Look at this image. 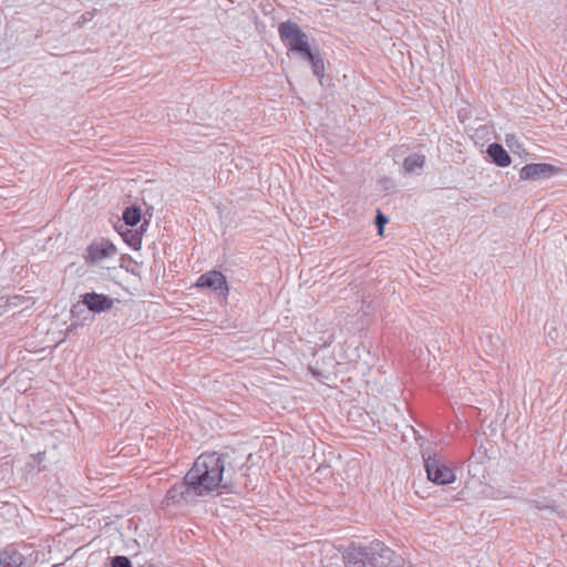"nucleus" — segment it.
<instances>
[{
    "label": "nucleus",
    "instance_id": "nucleus-1",
    "mask_svg": "<svg viewBox=\"0 0 567 567\" xmlns=\"http://www.w3.org/2000/svg\"><path fill=\"white\" fill-rule=\"evenodd\" d=\"M225 463V455L221 453H202L187 472V482L193 494L205 496L217 491L223 483Z\"/></svg>",
    "mask_w": 567,
    "mask_h": 567
},
{
    "label": "nucleus",
    "instance_id": "nucleus-2",
    "mask_svg": "<svg viewBox=\"0 0 567 567\" xmlns=\"http://www.w3.org/2000/svg\"><path fill=\"white\" fill-rule=\"evenodd\" d=\"M278 33L288 50L298 52L302 56L311 50L307 34L297 23L291 21L281 22L278 27Z\"/></svg>",
    "mask_w": 567,
    "mask_h": 567
},
{
    "label": "nucleus",
    "instance_id": "nucleus-3",
    "mask_svg": "<svg viewBox=\"0 0 567 567\" xmlns=\"http://www.w3.org/2000/svg\"><path fill=\"white\" fill-rule=\"evenodd\" d=\"M425 470L427 478L439 485L452 484L456 480L454 467L436 456L425 460Z\"/></svg>",
    "mask_w": 567,
    "mask_h": 567
},
{
    "label": "nucleus",
    "instance_id": "nucleus-4",
    "mask_svg": "<svg viewBox=\"0 0 567 567\" xmlns=\"http://www.w3.org/2000/svg\"><path fill=\"white\" fill-rule=\"evenodd\" d=\"M116 252L117 249L111 240L106 238H100L93 240L86 247L84 259L90 264H100L105 259L114 257Z\"/></svg>",
    "mask_w": 567,
    "mask_h": 567
},
{
    "label": "nucleus",
    "instance_id": "nucleus-5",
    "mask_svg": "<svg viewBox=\"0 0 567 567\" xmlns=\"http://www.w3.org/2000/svg\"><path fill=\"white\" fill-rule=\"evenodd\" d=\"M560 172V168L551 164L535 163L527 164L519 171V178L522 181L539 179L542 177H549Z\"/></svg>",
    "mask_w": 567,
    "mask_h": 567
},
{
    "label": "nucleus",
    "instance_id": "nucleus-6",
    "mask_svg": "<svg viewBox=\"0 0 567 567\" xmlns=\"http://www.w3.org/2000/svg\"><path fill=\"white\" fill-rule=\"evenodd\" d=\"M197 287L209 288L213 290L228 291V286L225 276L220 271L212 270L202 275L196 282Z\"/></svg>",
    "mask_w": 567,
    "mask_h": 567
},
{
    "label": "nucleus",
    "instance_id": "nucleus-7",
    "mask_svg": "<svg viewBox=\"0 0 567 567\" xmlns=\"http://www.w3.org/2000/svg\"><path fill=\"white\" fill-rule=\"evenodd\" d=\"M82 302L93 312H102L113 307V300L102 293L89 292L83 295Z\"/></svg>",
    "mask_w": 567,
    "mask_h": 567
},
{
    "label": "nucleus",
    "instance_id": "nucleus-8",
    "mask_svg": "<svg viewBox=\"0 0 567 567\" xmlns=\"http://www.w3.org/2000/svg\"><path fill=\"white\" fill-rule=\"evenodd\" d=\"M193 493L190 484L187 482V474L183 482L174 484L166 493V499L172 503L187 501L188 495Z\"/></svg>",
    "mask_w": 567,
    "mask_h": 567
},
{
    "label": "nucleus",
    "instance_id": "nucleus-9",
    "mask_svg": "<svg viewBox=\"0 0 567 567\" xmlns=\"http://www.w3.org/2000/svg\"><path fill=\"white\" fill-rule=\"evenodd\" d=\"M487 154L492 157L493 162L501 167H507L512 163L511 156L501 144L493 143L488 145Z\"/></svg>",
    "mask_w": 567,
    "mask_h": 567
},
{
    "label": "nucleus",
    "instance_id": "nucleus-10",
    "mask_svg": "<svg viewBox=\"0 0 567 567\" xmlns=\"http://www.w3.org/2000/svg\"><path fill=\"white\" fill-rule=\"evenodd\" d=\"M24 557L21 553L13 548H7L0 553V567H21Z\"/></svg>",
    "mask_w": 567,
    "mask_h": 567
},
{
    "label": "nucleus",
    "instance_id": "nucleus-11",
    "mask_svg": "<svg viewBox=\"0 0 567 567\" xmlns=\"http://www.w3.org/2000/svg\"><path fill=\"white\" fill-rule=\"evenodd\" d=\"M302 58L309 61L312 72L321 80L324 75V62L322 58L313 54L311 50H309Z\"/></svg>",
    "mask_w": 567,
    "mask_h": 567
},
{
    "label": "nucleus",
    "instance_id": "nucleus-12",
    "mask_svg": "<svg viewBox=\"0 0 567 567\" xmlns=\"http://www.w3.org/2000/svg\"><path fill=\"white\" fill-rule=\"evenodd\" d=\"M424 164L425 156L422 154H412L408 156L403 162L404 169L408 173H413L415 169L422 168Z\"/></svg>",
    "mask_w": 567,
    "mask_h": 567
},
{
    "label": "nucleus",
    "instance_id": "nucleus-13",
    "mask_svg": "<svg viewBox=\"0 0 567 567\" xmlns=\"http://www.w3.org/2000/svg\"><path fill=\"white\" fill-rule=\"evenodd\" d=\"M123 220L128 226H135L141 220V209L136 207H127L123 212Z\"/></svg>",
    "mask_w": 567,
    "mask_h": 567
},
{
    "label": "nucleus",
    "instance_id": "nucleus-14",
    "mask_svg": "<svg viewBox=\"0 0 567 567\" xmlns=\"http://www.w3.org/2000/svg\"><path fill=\"white\" fill-rule=\"evenodd\" d=\"M124 240L134 249H138L142 244V238L138 234L133 233L132 230H127L122 234Z\"/></svg>",
    "mask_w": 567,
    "mask_h": 567
},
{
    "label": "nucleus",
    "instance_id": "nucleus-15",
    "mask_svg": "<svg viewBox=\"0 0 567 567\" xmlns=\"http://www.w3.org/2000/svg\"><path fill=\"white\" fill-rule=\"evenodd\" d=\"M112 567H132V565L127 557L116 556L112 560Z\"/></svg>",
    "mask_w": 567,
    "mask_h": 567
},
{
    "label": "nucleus",
    "instance_id": "nucleus-16",
    "mask_svg": "<svg viewBox=\"0 0 567 567\" xmlns=\"http://www.w3.org/2000/svg\"><path fill=\"white\" fill-rule=\"evenodd\" d=\"M375 223L378 225V233L380 236H382L384 225L388 223V218L381 212H378Z\"/></svg>",
    "mask_w": 567,
    "mask_h": 567
}]
</instances>
